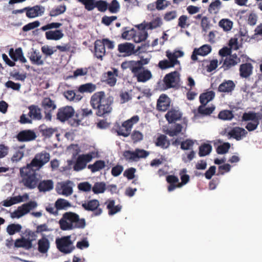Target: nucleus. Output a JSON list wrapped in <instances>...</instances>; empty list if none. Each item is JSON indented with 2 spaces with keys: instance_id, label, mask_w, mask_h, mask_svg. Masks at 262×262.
<instances>
[{
  "instance_id": "nucleus-1",
  "label": "nucleus",
  "mask_w": 262,
  "mask_h": 262,
  "mask_svg": "<svg viewBox=\"0 0 262 262\" xmlns=\"http://www.w3.org/2000/svg\"><path fill=\"white\" fill-rule=\"evenodd\" d=\"M90 103L97 116L104 117L112 112L114 98L107 96L104 91H99L91 97Z\"/></svg>"
},
{
  "instance_id": "nucleus-2",
  "label": "nucleus",
  "mask_w": 262,
  "mask_h": 262,
  "mask_svg": "<svg viewBox=\"0 0 262 262\" xmlns=\"http://www.w3.org/2000/svg\"><path fill=\"white\" fill-rule=\"evenodd\" d=\"M59 224L60 229L62 230L83 228L85 226V220L79 219L78 214L71 212L64 213L62 217L59 220Z\"/></svg>"
},
{
  "instance_id": "nucleus-3",
  "label": "nucleus",
  "mask_w": 262,
  "mask_h": 262,
  "mask_svg": "<svg viewBox=\"0 0 262 262\" xmlns=\"http://www.w3.org/2000/svg\"><path fill=\"white\" fill-rule=\"evenodd\" d=\"M37 170L28 164L20 168L19 172L22 183L27 188L32 189L37 187L39 182Z\"/></svg>"
},
{
  "instance_id": "nucleus-4",
  "label": "nucleus",
  "mask_w": 262,
  "mask_h": 262,
  "mask_svg": "<svg viewBox=\"0 0 262 262\" xmlns=\"http://www.w3.org/2000/svg\"><path fill=\"white\" fill-rule=\"evenodd\" d=\"M37 235L35 231L27 229L23 233V235L19 238L16 239L14 243V248H23L29 250L33 248V242L35 241Z\"/></svg>"
},
{
  "instance_id": "nucleus-5",
  "label": "nucleus",
  "mask_w": 262,
  "mask_h": 262,
  "mask_svg": "<svg viewBox=\"0 0 262 262\" xmlns=\"http://www.w3.org/2000/svg\"><path fill=\"white\" fill-rule=\"evenodd\" d=\"M149 46L148 43H144L141 46H138L136 49H135L134 44L126 42L118 45V51L120 53V56L126 57L137 53L146 52L148 51Z\"/></svg>"
},
{
  "instance_id": "nucleus-6",
  "label": "nucleus",
  "mask_w": 262,
  "mask_h": 262,
  "mask_svg": "<svg viewBox=\"0 0 262 262\" xmlns=\"http://www.w3.org/2000/svg\"><path fill=\"white\" fill-rule=\"evenodd\" d=\"M139 121V117L138 115H135L124 121L121 125L116 122L114 124L113 129L118 135L127 137L130 135L133 125L138 122Z\"/></svg>"
},
{
  "instance_id": "nucleus-7",
  "label": "nucleus",
  "mask_w": 262,
  "mask_h": 262,
  "mask_svg": "<svg viewBox=\"0 0 262 262\" xmlns=\"http://www.w3.org/2000/svg\"><path fill=\"white\" fill-rule=\"evenodd\" d=\"M55 242L58 250L64 254L70 253L75 249L70 235L57 238Z\"/></svg>"
},
{
  "instance_id": "nucleus-8",
  "label": "nucleus",
  "mask_w": 262,
  "mask_h": 262,
  "mask_svg": "<svg viewBox=\"0 0 262 262\" xmlns=\"http://www.w3.org/2000/svg\"><path fill=\"white\" fill-rule=\"evenodd\" d=\"M50 159V154L46 151H42L36 154L31 162L28 164L33 168H35L36 170H39L49 161Z\"/></svg>"
},
{
  "instance_id": "nucleus-9",
  "label": "nucleus",
  "mask_w": 262,
  "mask_h": 262,
  "mask_svg": "<svg viewBox=\"0 0 262 262\" xmlns=\"http://www.w3.org/2000/svg\"><path fill=\"white\" fill-rule=\"evenodd\" d=\"M81 206L85 210L92 212L93 215L95 216H99L102 213V209L100 208V202L97 199L84 201Z\"/></svg>"
},
{
  "instance_id": "nucleus-10",
  "label": "nucleus",
  "mask_w": 262,
  "mask_h": 262,
  "mask_svg": "<svg viewBox=\"0 0 262 262\" xmlns=\"http://www.w3.org/2000/svg\"><path fill=\"white\" fill-rule=\"evenodd\" d=\"M180 74L177 71L171 72L165 76V90L180 86Z\"/></svg>"
},
{
  "instance_id": "nucleus-11",
  "label": "nucleus",
  "mask_w": 262,
  "mask_h": 262,
  "mask_svg": "<svg viewBox=\"0 0 262 262\" xmlns=\"http://www.w3.org/2000/svg\"><path fill=\"white\" fill-rule=\"evenodd\" d=\"M41 105L44 110L45 119L47 121H51L52 112L57 107L55 101L49 97H45L42 99Z\"/></svg>"
},
{
  "instance_id": "nucleus-12",
  "label": "nucleus",
  "mask_w": 262,
  "mask_h": 262,
  "mask_svg": "<svg viewBox=\"0 0 262 262\" xmlns=\"http://www.w3.org/2000/svg\"><path fill=\"white\" fill-rule=\"evenodd\" d=\"M75 110L71 106L67 105L58 110L56 119L61 122H64L74 116Z\"/></svg>"
},
{
  "instance_id": "nucleus-13",
  "label": "nucleus",
  "mask_w": 262,
  "mask_h": 262,
  "mask_svg": "<svg viewBox=\"0 0 262 262\" xmlns=\"http://www.w3.org/2000/svg\"><path fill=\"white\" fill-rule=\"evenodd\" d=\"M149 58H141L139 60H129L123 62L121 64V68L123 69L127 68H134L136 70H142L145 68L144 66L148 64L149 62Z\"/></svg>"
},
{
  "instance_id": "nucleus-14",
  "label": "nucleus",
  "mask_w": 262,
  "mask_h": 262,
  "mask_svg": "<svg viewBox=\"0 0 262 262\" xmlns=\"http://www.w3.org/2000/svg\"><path fill=\"white\" fill-rule=\"evenodd\" d=\"M136 77L138 82H145L152 77L151 72L148 69L143 68L142 70H136L134 68H127Z\"/></svg>"
},
{
  "instance_id": "nucleus-15",
  "label": "nucleus",
  "mask_w": 262,
  "mask_h": 262,
  "mask_svg": "<svg viewBox=\"0 0 262 262\" xmlns=\"http://www.w3.org/2000/svg\"><path fill=\"white\" fill-rule=\"evenodd\" d=\"M93 158L91 154H83L78 157L76 163L73 167L75 171H79L84 169L86 163L90 162Z\"/></svg>"
},
{
  "instance_id": "nucleus-16",
  "label": "nucleus",
  "mask_w": 262,
  "mask_h": 262,
  "mask_svg": "<svg viewBox=\"0 0 262 262\" xmlns=\"http://www.w3.org/2000/svg\"><path fill=\"white\" fill-rule=\"evenodd\" d=\"M137 28L138 30L137 31L135 30L132 39L136 43L145 41L148 36V33L145 29V27L143 26L142 24H139L137 26Z\"/></svg>"
},
{
  "instance_id": "nucleus-17",
  "label": "nucleus",
  "mask_w": 262,
  "mask_h": 262,
  "mask_svg": "<svg viewBox=\"0 0 262 262\" xmlns=\"http://www.w3.org/2000/svg\"><path fill=\"white\" fill-rule=\"evenodd\" d=\"M241 59L236 54H232L226 57L224 60L222 68L224 71H227L240 62Z\"/></svg>"
},
{
  "instance_id": "nucleus-18",
  "label": "nucleus",
  "mask_w": 262,
  "mask_h": 262,
  "mask_svg": "<svg viewBox=\"0 0 262 262\" xmlns=\"http://www.w3.org/2000/svg\"><path fill=\"white\" fill-rule=\"evenodd\" d=\"M36 138L35 133L32 130H24L17 135V139L20 142H28L34 140Z\"/></svg>"
},
{
  "instance_id": "nucleus-19",
  "label": "nucleus",
  "mask_w": 262,
  "mask_h": 262,
  "mask_svg": "<svg viewBox=\"0 0 262 262\" xmlns=\"http://www.w3.org/2000/svg\"><path fill=\"white\" fill-rule=\"evenodd\" d=\"M28 199V194L27 193H25L22 196L18 195L8 198L2 202V205L5 207H10L14 204L27 201Z\"/></svg>"
},
{
  "instance_id": "nucleus-20",
  "label": "nucleus",
  "mask_w": 262,
  "mask_h": 262,
  "mask_svg": "<svg viewBox=\"0 0 262 262\" xmlns=\"http://www.w3.org/2000/svg\"><path fill=\"white\" fill-rule=\"evenodd\" d=\"M253 67L251 63L246 62L240 65L239 68V76L243 78H248L253 72Z\"/></svg>"
},
{
  "instance_id": "nucleus-21",
  "label": "nucleus",
  "mask_w": 262,
  "mask_h": 262,
  "mask_svg": "<svg viewBox=\"0 0 262 262\" xmlns=\"http://www.w3.org/2000/svg\"><path fill=\"white\" fill-rule=\"evenodd\" d=\"M93 115V111L91 109L83 108L81 110V117H79V115L76 114L75 117L76 118L71 121V125L72 126H78L81 123V120L85 117L91 116Z\"/></svg>"
},
{
  "instance_id": "nucleus-22",
  "label": "nucleus",
  "mask_w": 262,
  "mask_h": 262,
  "mask_svg": "<svg viewBox=\"0 0 262 262\" xmlns=\"http://www.w3.org/2000/svg\"><path fill=\"white\" fill-rule=\"evenodd\" d=\"M248 134L247 132L243 128L240 127H234L228 133L230 137H232L237 141L246 137Z\"/></svg>"
},
{
  "instance_id": "nucleus-23",
  "label": "nucleus",
  "mask_w": 262,
  "mask_h": 262,
  "mask_svg": "<svg viewBox=\"0 0 262 262\" xmlns=\"http://www.w3.org/2000/svg\"><path fill=\"white\" fill-rule=\"evenodd\" d=\"M235 84L232 80H225L218 87V91L221 93H231L235 89Z\"/></svg>"
},
{
  "instance_id": "nucleus-24",
  "label": "nucleus",
  "mask_w": 262,
  "mask_h": 262,
  "mask_svg": "<svg viewBox=\"0 0 262 262\" xmlns=\"http://www.w3.org/2000/svg\"><path fill=\"white\" fill-rule=\"evenodd\" d=\"M9 55L14 61L19 60L22 63L27 62L21 48H18L15 50L13 48H11L9 52Z\"/></svg>"
},
{
  "instance_id": "nucleus-25",
  "label": "nucleus",
  "mask_w": 262,
  "mask_h": 262,
  "mask_svg": "<svg viewBox=\"0 0 262 262\" xmlns=\"http://www.w3.org/2000/svg\"><path fill=\"white\" fill-rule=\"evenodd\" d=\"M73 183L70 180L64 182L61 184L60 188L59 189L58 193L65 196L71 195L73 192Z\"/></svg>"
},
{
  "instance_id": "nucleus-26",
  "label": "nucleus",
  "mask_w": 262,
  "mask_h": 262,
  "mask_svg": "<svg viewBox=\"0 0 262 262\" xmlns=\"http://www.w3.org/2000/svg\"><path fill=\"white\" fill-rule=\"evenodd\" d=\"M165 117L169 123H171L180 120L182 117V114L179 110L171 108L168 111L165 115Z\"/></svg>"
},
{
  "instance_id": "nucleus-27",
  "label": "nucleus",
  "mask_w": 262,
  "mask_h": 262,
  "mask_svg": "<svg viewBox=\"0 0 262 262\" xmlns=\"http://www.w3.org/2000/svg\"><path fill=\"white\" fill-rule=\"evenodd\" d=\"M37 187L40 192L49 191L53 189L54 182L52 180H44L38 182Z\"/></svg>"
},
{
  "instance_id": "nucleus-28",
  "label": "nucleus",
  "mask_w": 262,
  "mask_h": 262,
  "mask_svg": "<svg viewBox=\"0 0 262 262\" xmlns=\"http://www.w3.org/2000/svg\"><path fill=\"white\" fill-rule=\"evenodd\" d=\"M105 54V48L103 42L100 39L96 40L95 42V55L97 58L102 60Z\"/></svg>"
},
{
  "instance_id": "nucleus-29",
  "label": "nucleus",
  "mask_w": 262,
  "mask_h": 262,
  "mask_svg": "<svg viewBox=\"0 0 262 262\" xmlns=\"http://www.w3.org/2000/svg\"><path fill=\"white\" fill-rule=\"evenodd\" d=\"M37 244L38 251L42 254L46 253L50 246L49 240L44 236L38 241Z\"/></svg>"
},
{
  "instance_id": "nucleus-30",
  "label": "nucleus",
  "mask_w": 262,
  "mask_h": 262,
  "mask_svg": "<svg viewBox=\"0 0 262 262\" xmlns=\"http://www.w3.org/2000/svg\"><path fill=\"white\" fill-rule=\"evenodd\" d=\"M215 97V93L212 91H207L202 93L199 97L201 105H206Z\"/></svg>"
},
{
  "instance_id": "nucleus-31",
  "label": "nucleus",
  "mask_w": 262,
  "mask_h": 262,
  "mask_svg": "<svg viewBox=\"0 0 262 262\" xmlns=\"http://www.w3.org/2000/svg\"><path fill=\"white\" fill-rule=\"evenodd\" d=\"M26 16L28 18H34L39 15H41L43 11H41L40 7L36 5L32 7H26Z\"/></svg>"
},
{
  "instance_id": "nucleus-32",
  "label": "nucleus",
  "mask_w": 262,
  "mask_h": 262,
  "mask_svg": "<svg viewBox=\"0 0 262 262\" xmlns=\"http://www.w3.org/2000/svg\"><path fill=\"white\" fill-rule=\"evenodd\" d=\"M39 129L42 136L46 138H50L54 134L57 132L56 128L48 127L44 124L40 125Z\"/></svg>"
},
{
  "instance_id": "nucleus-33",
  "label": "nucleus",
  "mask_w": 262,
  "mask_h": 262,
  "mask_svg": "<svg viewBox=\"0 0 262 262\" xmlns=\"http://www.w3.org/2000/svg\"><path fill=\"white\" fill-rule=\"evenodd\" d=\"M29 112L28 115L34 120H40L42 118L41 110L36 105H31L29 107Z\"/></svg>"
},
{
  "instance_id": "nucleus-34",
  "label": "nucleus",
  "mask_w": 262,
  "mask_h": 262,
  "mask_svg": "<svg viewBox=\"0 0 262 262\" xmlns=\"http://www.w3.org/2000/svg\"><path fill=\"white\" fill-rule=\"evenodd\" d=\"M46 38L48 40H59L63 36V33L61 30L48 31L45 33Z\"/></svg>"
},
{
  "instance_id": "nucleus-35",
  "label": "nucleus",
  "mask_w": 262,
  "mask_h": 262,
  "mask_svg": "<svg viewBox=\"0 0 262 262\" xmlns=\"http://www.w3.org/2000/svg\"><path fill=\"white\" fill-rule=\"evenodd\" d=\"M29 59L31 63L37 66H41L44 63L43 60L41 59V55L38 51H33L31 53Z\"/></svg>"
},
{
  "instance_id": "nucleus-36",
  "label": "nucleus",
  "mask_w": 262,
  "mask_h": 262,
  "mask_svg": "<svg viewBox=\"0 0 262 262\" xmlns=\"http://www.w3.org/2000/svg\"><path fill=\"white\" fill-rule=\"evenodd\" d=\"M166 181L169 184L167 188L168 191H172L176 188H179L177 186V184L179 183V180L177 177L174 175H169L166 177Z\"/></svg>"
},
{
  "instance_id": "nucleus-37",
  "label": "nucleus",
  "mask_w": 262,
  "mask_h": 262,
  "mask_svg": "<svg viewBox=\"0 0 262 262\" xmlns=\"http://www.w3.org/2000/svg\"><path fill=\"white\" fill-rule=\"evenodd\" d=\"M262 118V115H258V113L254 112H249L248 113H244L242 116V119L243 121H255L256 120H260Z\"/></svg>"
},
{
  "instance_id": "nucleus-38",
  "label": "nucleus",
  "mask_w": 262,
  "mask_h": 262,
  "mask_svg": "<svg viewBox=\"0 0 262 262\" xmlns=\"http://www.w3.org/2000/svg\"><path fill=\"white\" fill-rule=\"evenodd\" d=\"M162 24L161 19L159 17H157L149 23H143L141 24H142L143 26L145 27V29L147 31L148 29H152L159 27Z\"/></svg>"
},
{
  "instance_id": "nucleus-39",
  "label": "nucleus",
  "mask_w": 262,
  "mask_h": 262,
  "mask_svg": "<svg viewBox=\"0 0 262 262\" xmlns=\"http://www.w3.org/2000/svg\"><path fill=\"white\" fill-rule=\"evenodd\" d=\"M96 89L95 84L92 83H87L80 85L78 88V91L80 93H92Z\"/></svg>"
},
{
  "instance_id": "nucleus-40",
  "label": "nucleus",
  "mask_w": 262,
  "mask_h": 262,
  "mask_svg": "<svg viewBox=\"0 0 262 262\" xmlns=\"http://www.w3.org/2000/svg\"><path fill=\"white\" fill-rule=\"evenodd\" d=\"M105 166V162L100 160L96 161L93 164L89 165L88 168L91 169L92 172H95L102 169Z\"/></svg>"
},
{
  "instance_id": "nucleus-41",
  "label": "nucleus",
  "mask_w": 262,
  "mask_h": 262,
  "mask_svg": "<svg viewBox=\"0 0 262 262\" xmlns=\"http://www.w3.org/2000/svg\"><path fill=\"white\" fill-rule=\"evenodd\" d=\"M55 207L57 210L67 209L68 208L71 207V204L65 199H58L55 203Z\"/></svg>"
},
{
  "instance_id": "nucleus-42",
  "label": "nucleus",
  "mask_w": 262,
  "mask_h": 262,
  "mask_svg": "<svg viewBox=\"0 0 262 262\" xmlns=\"http://www.w3.org/2000/svg\"><path fill=\"white\" fill-rule=\"evenodd\" d=\"M168 59H165V70L174 67L176 65H180V62L176 58H172L169 54L166 53Z\"/></svg>"
},
{
  "instance_id": "nucleus-43",
  "label": "nucleus",
  "mask_w": 262,
  "mask_h": 262,
  "mask_svg": "<svg viewBox=\"0 0 262 262\" xmlns=\"http://www.w3.org/2000/svg\"><path fill=\"white\" fill-rule=\"evenodd\" d=\"M187 169L183 168L180 171L179 174L180 176V179L181 182L177 184V186L179 188L182 187L183 185L186 184L190 180V177L188 174H187Z\"/></svg>"
},
{
  "instance_id": "nucleus-44",
  "label": "nucleus",
  "mask_w": 262,
  "mask_h": 262,
  "mask_svg": "<svg viewBox=\"0 0 262 262\" xmlns=\"http://www.w3.org/2000/svg\"><path fill=\"white\" fill-rule=\"evenodd\" d=\"M222 7V2L220 0H214L208 7V11L210 13L217 14Z\"/></svg>"
},
{
  "instance_id": "nucleus-45",
  "label": "nucleus",
  "mask_w": 262,
  "mask_h": 262,
  "mask_svg": "<svg viewBox=\"0 0 262 262\" xmlns=\"http://www.w3.org/2000/svg\"><path fill=\"white\" fill-rule=\"evenodd\" d=\"M65 98L70 101H79L81 99L82 96L79 94H76L73 90H68L63 93Z\"/></svg>"
},
{
  "instance_id": "nucleus-46",
  "label": "nucleus",
  "mask_w": 262,
  "mask_h": 262,
  "mask_svg": "<svg viewBox=\"0 0 262 262\" xmlns=\"http://www.w3.org/2000/svg\"><path fill=\"white\" fill-rule=\"evenodd\" d=\"M107 78L106 80V83L111 86H114L116 83V76H118L117 70L115 69L114 72L108 71L107 73Z\"/></svg>"
},
{
  "instance_id": "nucleus-47",
  "label": "nucleus",
  "mask_w": 262,
  "mask_h": 262,
  "mask_svg": "<svg viewBox=\"0 0 262 262\" xmlns=\"http://www.w3.org/2000/svg\"><path fill=\"white\" fill-rule=\"evenodd\" d=\"M67 9L65 5H59L53 8L49 12V15L51 17H55L63 13Z\"/></svg>"
},
{
  "instance_id": "nucleus-48",
  "label": "nucleus",
  "mask_w": 262,
  "mask_h": 262,
  "mask_svg": "<svg viewBox=\"0 0 262 262\" xmlns=\"http://www.w3.org/2000/svg\"><path fill=\"white\" fill-rule=\"evenodd\" d=\"M107 208L108 209V214L112 215L119 212L121 210V206L120 205L115 206V201L111 200L108 202Z\"/></svg>"
},
{
  "instance_id": "nucleus-49",
  "label": "nucleus",
  "mask_w": 262,
  "mask_h": 262,
  "mask_svg": "<svg viewBox=\"0 0 262 262\" xmlns=\"http://www.w3.org/2000/svg\"><path fill=\"white\" fill-rule=\"evenodd\" d=\"M22 229V226L18 224H11L7 227V232L10 235H12L16 233L19 232Z\"/></svg>"
},
{
  "instance_id": "nucleus-50",
  "label": "nucleus",
  "mask_w": 262,
  "mask_h": 262,
  "mask_svg": "<svg viewBox=\"0 0 262 262\" xmlns=\"http://www.w3.org/2000/svg\"><path fill=\"white\" fill-rule=\"evenodd\" d=\"M106 189V185L104 182H96L92 187V191L95 194L102 193Z\"/></svg>"
},
{
  "instance_id": "nucleus-51",
  "label": "nucleus",
  "mask_w": 262,
  "mask_h": 262,
  "mask_svg": "<svg viewBox=\"0 0 262 262\" xmlns=\"http://www.w3.org/2000/svg\"><path fill=\"white\" fill-rule=\"evenodd\" d=\"M205 106L203 105H200L198 108V113L203 116H207L211 114L215 110L214 106L207 107H205Z\"/></svg>"
},
{
  "instance_id": "nucleus-52",
  "label": "nucleus",
  "mask_w": 262,
  "mask_h": 262,
  "mask_svg": "<svg viewBox=\"0 0 262 262\" xmlns=\"http://www.w3.org/2000/svg\"><path fill=\"white\" fill-rule=\"evenodd\" d=\"M182 129V126L180 124H176L173 128H170L169 129L165 130V133L171 137L177 136L179 134Z\"/></svg>"
},
{
  "instance_id": "nucleus-53",
  "label": "nucleus",
  "mask_w": 262,
  "mask_h": 262,
  "mask_svg": "<svg viewBox=\"0 0 262 262\" xmlns=\"http://www.w3.org/2000/svg\"><path fill=\"white\" fill-rule=\"evenodd\" d=\"M212 146L209 144L204 143L199 147V155L200 157L205 156L210 154Z\"/></svg>"
},
{
  "instance_id": "nucleus-54",
  "label": "nucleus",
  "mask_w": 262,
  "mask_h": 262,
  "mask_svg": "<svg viewBox=\"0 0 262 262\" xmlns=\"http://www.w3.org/2000/svg\"><path fill=\"white\" fill-rule=\"evenodd\" d=\"M219 26L223 28L224 31H230L233 26V23L229 19H222L219 23Z\"/></svg>"
},
{
  "instance_id": "nucleus-55",
  "label": "nucleus",
  "mask_w": 262,
  "mask_h": 262,
  "mask_svg": "<svg viewBox=\"0 0 262 262\" xmlns=\"http://www.w3.org/2000/svg\"><path fill=\"white\" fill-rule=\"evenodd\" d=\"M234 117V115L231 111L223 110L221 111L218 114V118L223 120H230Z\"/></svg>"
},
{
  "instance_id": "nucleus-56",
  "label": "nucleus",
  "mask_w": 262,
  "mask_h": 262,
  "mask_svg": "<svg viewBox=\"0 0 262 262\" xmlns=\"http://www.w3.org/2000/svg\"><path fill=\"white\" fill-rule=\"evenodd\" d=\"M120 9V5L117 0H113L110 4H108L107 9L112 13H118Z\"/></svg>"
},
{
  "instance_id": "nucleus-57",
  "label": "nucleus",
  "mask_w": 262,
  "mask_h": 262,
  "mask_svg": "<svg viewBox=\"0 0 262 262\" xmlns=\"http://www.w3.org/2000/svg\"><path fill=\"white\" fill-rule=\"evenodd\" d=\"M78 1L84 6L85 9L89 11H92L95 8L96 0H78Z\"/></svg>"
},
{
  "instance_id": "nucleus-58",
  "label": "nucleus",
  "mask_w": 262,
  "mask_h": 262,
  "mask_svg": "<svg viewBox=\"0 0 262 262\" xmlns=\"http://www.w3.org/2000/svg\"><path fill=\"white\" fill-rule=\"evenodd\" d=\"M95 8H97L100 12H104L108 8V3L106 1L103 0L96 1Z\"/></svg>"
},
{
  "instance_id": "nucleus-59",
  "label": "nucleus",
  "mask_w": 262,
  "mask_h": 262,
  "mask_svg": "<svg viewBox=\"0 0 262 262\" xmlns=\"http://www.w3.org/2000/svg\"><path fill=\"white\" fill-rule=\"evenodd\" d=\"M130 135L134 143H137L143 140V135L139 130H134L132 133H130Z\"/></svg>"
},
{
  "instance_id": "nucleus-60",
  "label": "nucleus",
  "mask_w": 262,
  "mask_h": 262,
  "mask_svg": "<svg viewBox=\"0 0 262 262\" xmlns=\"http://www.w3.org/2000/svg\"><path fill=\"white\" fill-rule=\"evenodd\" d=\"M201 56H205L208 54L211 51V46L208 45H204L198 49H195Z\"/></svg>"
},
{
  "instance_id": "nucleus-61",
  "label": "nucleus",
  "mask_w": 262,
  "mask_h": 262,
  "mask_svg": "<svg viewBox=\"0 0 262 262\" xmlns=\"http://www.w3.org/2000/svg\"><path fill=\"white\" fill-rule=\"evenodd\" d=\"M188 23V17L185 15H181L178 19V26L182 29L188 28L189 26Z\"/></svg>"
},
{
  "instance_id": "nucleus-62",
  "label": "nucleus",
  "mask_w": 262,
  "mask_h": 262,
  "mask_svg": "<svg viewBox=\"0 0 262 262\" xmlns=\"http://www.w3.org/2000/svg\"><path fill=\"white\" fill-rule=\"evenodd\" d=\"M123 155L126 160L132 161H137V156L135 153V150L134 151H132L130 150H125L124 151Z\"/></svg>"
},
{
  "instance_id": "nucleus-63",
  "label": "nucleus",
  "mask_w": 262,
  "mask_h": 262,
  "mask_svg": "<svg viewBox=\"0 0 262 262\" xmlns=\"http://www.w3.org/2000/svg\"><path fill=\"white\" fill-rule=\"evenodd\" d=\"M127 27L123 28V32L121 34L122 38L126 40H130L132 39L133 34L135 32V29H132L129 30H127Z\"/></svg>"
},
{
  "instance_id": "nucleus-64",
  "label": "nucleus",
  "mask_w": 262,
  "mask_h": 262,
  "mask_svg": "<svg viewBox=\"0 0 262 262\" xmlns=\"http://www.w3.org/2000/svg\"><path fill=\"white\" fill-rule=\"evenodd\" d=\"M230 147V144L228 142L224 143L219 145L216 148V152L219 154H224L227 153Z\"/></svg>"
}]
</instances>
